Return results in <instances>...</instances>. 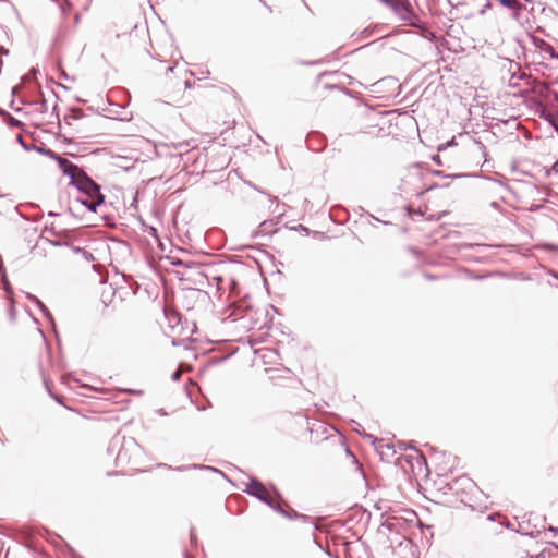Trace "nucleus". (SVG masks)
<instances>
[{
    "mask_svg": "<svg viewBox=\"0 0 558 558\" xmlns=\"http://www.w3.org/2000/svg\"><path fill=\"white\" fill-rule=\"evenodd\" d=\"M119 446L120 449L116 456V463L118 465H131L137 468V457L142 448L132 437H114L111 441V448Z\"/></svg>",
    "mask_w": 558,
    "mask_h": 558,
    "instance_id": "1",
    "label": "nucleus"
},
{
    "mask_svg": "<svg viewBox=\"0 0 558 558\" xmlns=\"http://www.w3.org/2000/svg\"><path fill=\"white\" fill-rule=\"evenodd\" d=\"M418 523L417 515L413 510H405L404 514H390L386 518L383 527L390 533L400 534L408 538L411 530Z\"/></svg>",
    "mask_w": 558,
    "mask_h": 558,
    "instance_id": "2",
    "label": "nucleus"
},
{
    "mask_svg": "<svg viewBox=\"0 0 558 558\" xmlns=\"http://www.w3.org/2000/svg\"><path fill=\"white\" fill-rule=\"evenodd\" d=\"M46 154L50 158L54 159L58 162V166H59L60 170L63 172V174L68 175L70 178L71 184L75 180H77L78 174L83 172V170L81 168H78L76 165H74L69 159L61 157L51 150H48Z\"/></svg>",
    "mask_w": 558,
    "mask_h": 558,
    "instance_id": "3",
    "label": "nucleus"
},
{
    "mask_svg": "<svg viewBox=\"0 0 558 558\" xmlns=\"http://www.w3.org/2000/svg\"><path fill=\"white\" fill-rule=\"evenodd\" d=\"M72 185H74L82 193V195L101 194L100 186L94 182L84 171L78 174L77 180H75Z\"/></svg>",
    "mask_w": 558,
    "mask_h": 558,
    "instance_id": "4",
    "label": "nucleus"
},
{
    "mask_svg": "<svg viewBox=\"0 0 558 558\" xmlns=\"http://www.w3.org/2000/svg\"><path fill=\"white\" fill-rule=\"evenodd\" d=\"M244 492L251 496H254L262 502L270 505L269 494L265 485L260 481L256 478L250 480V482L246 484V488L244 489Z\"/></svg>",
    "mask_w": 558,
    "mask_h": 558,
    "instance_id": "5",
    "label": "nucleus"
},
{
    "mask_svg": "<svg viewBox=\"0 0 558 558\" xmlns=\"http://www.w3.org/2000/svg\"><path fill=\"white\" fill-rule=\"evenodd\" d=\"M105 201V196L102 194L95 195H81L77 197V202L84 205L89 211L95 213L97 207L100 206Z\"/></svg>",
    "mask_w": 558,
    "mask_h": 558,
    "instance_id": "6",
    "label": "nucleus"
},
{
    "mask_svg": "<svg viewBox=\"0 0 558 558\" xmlns=\"http://www.w3.org/2000/svg\"><path fill=\"white\" fill-rule=\"evenodd\" d=\"M271 509H274L277 513L283 515V517H287L289 519H294V518H305V515L303 514H299L296 511L294 510H291V512H288L286 511L282 506L278 502H275L271 498H270V505H268Z\"/></svg>",
    "mask_w": 558,
    "mask_h": 558,
    "instance_id": "7",
    "label": "nucleus"
},
{
    "mask_svg": "<svg viewBox=\"0 0 558 558\" xmlns=\"http://www.w3.org/2000/svg\"><path fill=\"white\" fill-rule=\"evenodd\" d=\"M213 279L216 281L218 290L223 289L222 284L225 283V281H228L230 283L231 290H233L235 287V282L231 277H226V276L221 275V276H214Z\"/></svg>",
    "mask_w": 558,
    "mask_h": 558,
    "instance_id": "8",
    "label": "nucleus"
},
{
    "mask_svg": "<svg viewBox=\"0 0 558 558\" xmlns=\"http://www.w3.org/2000/svg\"><path fill=\"white\" fill-rule=\"evenodd\" d=\"M523 9H524V5L519 0L517 2V5L513 9H508V10L511 13V17L514 21L520 22Z\"/></svg>",
    "mask_w": 558,
    "mask_h": 558,
    "instance_id": "9",
    "label": "nucleus"
},
{
    "mask_svg": "<svg viewBox=\"0 0 558 558\" xmlns=\"http://www.w3.org/2000/svg\"><path fill=\"white\" fill-rule=\"evenodd\" d=\"M543 117L558 132V111L543 113Z\"/></svg>",
    "mask_w": 558,
    "mask_h": 558,
    "instance_id": "10",
    "label": "nucleus"
},
{
    "mask_svg": "<svg viewBox=\"0 0 558 558\" xmlns=\"http://www.w3.org/2000/svg\"><path fill=\"white\" fill-rule=\"evenodd\" d=\"M2 121L8 123L10 126L20 125V121L15 120L10 113L2 110Z\"/></svg>",
    "mask_w": 558,
    "mask_h": 558,
    "instance_id": "11",
    "label": "nucleus"
},
{
    "mask_svg": "<svg viewBox=\"0 0 558 558\" xmlns=\"http://www.w3.org/2000/svg\"><path fill=\"white\" fill-rule=\"evenodd\" d=\"M460 482H461L462 485H464L466 487H472L474 485V483L470 478L461 477V478L456 480L454 483L450 484V489L454 490V486L457 484H459Z\"/></svg>",
    "mask_w": 558,
    "mask_h": 558,
    "instance_id": "12",
    "label": "nucleus"
},
{
    "mask_svg": "<svg viewBox=\"0 0 558 558\" xmlns=\"http://www.w3.org/2000/svg\"><path fill=\"white\" fill-rule=\"evenodd\" d=\"M1 282H2V291H5L7 293H11V287L9 284V281L4 275V272L2 271V279H1Z\"/></svg>",
    "mask_w": 558,
    "mask_h": 558,
    "instance_id": "13",
    "label": "nucleus"
},
{
    "mask_svg": "<svg viewBox=\"0 0 558 558\" xmlns=\"http://www.w3.org/2000/svg\"><path fill=\"white\" fill-rule=\"evenodd\" d=\"M84 116L83 111L81 109H73L70 118H73L75 120L81 119ZM69 117H65V120H68Z\"/></svg>",
    "mask_w": 558,
    "mask_h": 558,
    "instance_id": "14",
    "label": "nucleus"
},
{
    "mask_svg": "<svg viewBox=\"0 0 558 558\" xmlns=\"http://www.w3.org/2000/svg\"><path fill=\"white\" fill-rule=\"evenodd\" d=\"M35 302L38 304V306L40 307L41 312L51 319V314L50 312L48 311V308L43 304L41 301H39L38 299L34 298Z\"/></svg>",
    "mask_w": 558,
    "mask_h": 558,
    "instance_id": "15",
    "label": "nucleus"
},
{
    "mask_svg": "<svg viewBox=\"0 0 558 558\" xmlns=\"http://www.w3.org/2000/svg\"><path fill=\"white\" fill-rule=\"evenodd\" d=\"M38 110L41 112V113H45L48 111V104H47V100L45 98H43L40 101H39V107H38Z\"/></svg>",
    "mask_w": 558,
    "mask_h": 558,
    "instance_id": "16",
    "label": "nucleus"
},
{
    "mask_svg": "<svg viewBox=\"0 0 558 558\" xmlns=\"http://www.w3.org/2000/svg\"><path fill=\"white\" fill-rule=\"evenodd\" d=\"M15 138H16V141H17V142L23 146V148H24V149H26V150H29V149H31V148H29V146H27V145L24 143V141H23V136H22L21 134H17Z\"/></svg>",
    "mask_w": 558,
    "mask_h": 558,
    "instance_id": "17",
    "label": "nucleus"
},
{
    "mask_svg": "<svg viewBox=\"0 0 558 558\" xmlns=\"http://www.w3.org/2000/svg\"><path fill=\"white\" fill-rule=\"evenodd\" d=\"M83 256L86 260H94L93 254L87 251H83Z\"/></svg>",
    "mask_w": 558,
    "mask_h": 558,
    "instance_id": "18",
    "label": "nucleus"
},
{
    "mask_svg": "<svg viewBox=\"0 0 558 558\" xmlns=\"http://www.w3.org/2000/svg\"><path fill=\"white\" fill-rule=\"evenodd\" d=\"M380 1L386 4H390L397 9V0H380Z\"/></svg>",
    "mask_w": 558,
    "mask_h": 558,
    "instance_id": "19",
    "label": "nucleus"
},
{
    "mask_svg": "<svg viewBox=\"0 0 558 558\" xmlns=\"http://www.w3.org/2000/svg\"><path fill=\"white\" fill-rule=\"evenodd\" d=\"M187 146H189L187 143H179L178 145H174V148L182 149V148H187Z\"/></svg>",
    "mask_w": 558,
    "mask_h": 558,
    "instance_id": "20",
    "label": "nucleus"
},
{
    "mask_svg": "<svg viewBox=\"0 0 558 558\" xmlns=\"http://www.w3.org/2000/svg\"><path fill=\"white\" fill-rule=\"evenodd\" d=\"M490 7H492L490 1H487V2H486V4L484 5V8L481 10V14H484V13H485V11H486L488 8H490Z\"/></svg>",
    "mask_w": 558,
    "mask_h": 558,
    "instance_id": "21",
    "label": "nucleus"
},
{
    "mask_svg": "<svg viewBox=\"0 0 558 558\" xmlns=\"http://www.w3.org/2000/svg\"><path fill=\"white\" fill-rule=\"evenodd\" d=\"M548 530L553 533L554 536H556L558 534V527L549 526Z\"/></svg>",
    "mask_w": 558,
    "mask_h": 558,
    "instance_id": "22",
    "label": "nucleus"
},
{
    "mask_svg": "<svg viewBox=\"0 0 558 558\" xmlns=\"http://www.w3.org/2000/svg\"><path fill=\"white\" fill-rule=\"evenodd\" d=\"M180 375H181L180 371H177V372L173 373L172 378L174 380H178L180 378Z\"/></svg>",
    "mask_w": 558,
    "mask_h": 558,
    "instance_id": "23",
    "label": "nucleus"
},
{
    "mask_svg": "<svg viewBox=\"0 0 558 558\" xmlns=\"http://www.w3.org/2000/svg\"><path fill=\"white\" fill-rule=\"evenodd\" d=\"M269 199L271 203H274V202L278 203V198L276 196L269 195Z\"/></svg>",
    "mask_w": 558,
    "mask_h": 558,
    "instance_id": "24",
    "label": "nucleus"
},
{
    "mask_svg": "<svg viewBox=\"0 0 558 558\" xmlns=\"http://www.w3.org/2000/svg\"><path fill=\"white\" fill-rule=\"evenodd\" d=\"M1 52H2V56H7L9 53V51L3 46H2Z\"/></svg>",
    "mask_w": 558,
    "mask_h": 558,
    "instance_id": "25",
    "label": "nucleus"
},
{
    "mask_svg": "<svg viewBox=\"0 0 558 558\" xmlns=\"http://www.w3.org/2000/svg\"><path fill=\"white\" fill-rule=\"evenodd\" d=\"M546 50L550 51V53L553 54L554 49L550 45H546Z\"/></svg>",
    "mask_w": 558,
    "mask_h": 558,
    "instance_id": "26",
    "label": "nucleus"
},
{
    "mask_svg": "<svg viewBox=\"0 0 558 558\" xmlns=\"http://www.w3.org/2000/svg\"><path fill=\"white\" fill-rule=\"evenodd\" d=\"M83 251H84V250H83V248H81V247H74V252H76V253H82V254H83Z\"/></svg>",
    "mask_w": 558,
    "mask_h": 558,
    "instance_id": "27",
    "label": "nucleus"
},
{
    "mask_svg": "<svg viewBox=\"0 0 558 558\" xmlns=\"http://www.w3.org/2000/svg\"><path fill=\"white\" fill-rule=\"evenodd\" d=\"M401 9H402L403 11H405L407 13H409V10H408V8H407L405 5H403V4H402V5H401Z\"/></svg>",
    "mask_w": 558,
    "mask_h": 558,
    "instance_id": "28",
    "label": "nucleus"
},
{
    "mask_svg": "<svg viewBox=\"0 0 558 558\" xmlns=\"http://www.w3.org/2000/svg\"><path fill=\"white\" fill-rule=\"evenodd\" d=\"M186 469H187V466H179L177 470L182 471V470H186Z\"/></svg>",
    "mask_w": 558,
    "mask_h": 558,
    "instance_id": "29",
    "label": "nucleus"
},
{
    "mask_svg": "<svg viewBox=\"0 0 558 558\" xmlns=\"http://www.w3.org/2000/svg\"><path fill=\"white\" fill-rule=\"evenodd\" d=\"M191 541L194 542V535L193 532L191 533Z\"/></svg>",
    "mask_w": 558,
    "mask_h": 558,
    "instance_id": "30",
    "label": "nucleus"
}]
</instances>
